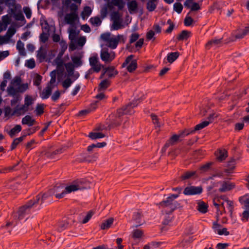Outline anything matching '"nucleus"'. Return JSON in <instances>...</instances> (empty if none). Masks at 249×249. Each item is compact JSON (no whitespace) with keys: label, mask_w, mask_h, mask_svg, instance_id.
<instances>
[{"label":"nucleus","mask_w":249,"mask_h":249,"mask_svg":"<svg viewBox=\"0 0 249 249\" xmlns=\"http://www.w3.org/2000/svg\"><path fill=\"white\" fill-rule=\"evenodd\" d=\"M21 79L19 76H16L12 79L7 89L8 95H14L16 92L22 93L28 89L27 83L21 84Z\"/></svg>","instance_id":"1"},{"label":"nucleus","mask_w":249,"mask_h":249,"mask_svg":"<svg viewBox=\"0 0 249 249\" xmlns=\"http://www.w3.org/2000/svg\"><path fill=\"white\" fill-rule=\"evenodd\" d=\"M35 99L32 96L26 95L24 98V103L21 106L17 105L13 110V114H16L17 116L24 115L26 112L30 110V107L34 104Z\"/></svg>","instance_id":"2"},{"label":"nucleus","mask_w":249,"mask_h":249,"mask_svg":"<svg viewBox=\"0 0 249 249\" xmlns=\"http://www.w3.org/2000/svg\"><path fill=\"white\" fill-rule=\"evenodd\" d=\"M35 99L32 96L26 95L24 98V103L21 106L17 105L13 110V114H16L17 116L24 115L26 112L30 110V107L34 104Z\"/></svg>","instance_id":"3"},{"label":"nucleus","mask_w":249,"mask_h":249,"mask_svg":"<svg viewBox=\"0 0 249 249\" xmlns=\"http://www.w3.org/2000/svg\"><path fill=\"white\" fill-rule=\"evenodd\" d=\"M102 39L107 43L108 47L112 49L116 48L120 40L124 42L125 39L123 35H118L116 36L111 37L110 33H104L101 35Z\"/></svg>","instance_id":"4"},{"label":"nucleus","mask_w":249,"mask_h":249,"mask_svg":"<svg viewBox=\"0 0 249 249\" xmlns=\"http://www.w3.org/2000/svg\"><path fill=\"white\" fill-rule=\"evenodd\" d=\"M33 207H36L35 203L30 200L24 205L19 208L17 212L18 215L16 216L17 217L18 219L19 220L23 219L26 214L29 213L31 208Z\"/></svg>","instance_id":"5"},{"label":"nucleus","mask_w":249,"mask_h":249,"mask_svg":"<svg viewBox=\"0 0 249 249\" xmlns=\"http://www.w3.org/2000/svg\"><path fill=\"white\" fill-rule=\"evenodd\" d=\"M159 205L161 207L167 209L165 211L167 213H169L173 212L177 208L178 202L173 201L172 197H168L166 200L161 201Z\"/></svg>","instance_id":"6"},{"label":"nucleus","mask_w":249,"mask_h":249,"mask_svg":"<svg viewBox=\"0 0 249 249\" xmlns=\"http://www.w3.org/2000/svg\"><path fill=\"white\" fill-rule=\"evenodd\" d=\"M133 55H130L126 57L124 62L122 64V67L124 68L127 66V70L130 72L134 71L137 68V60L133 59Z\"/></svg>","instance_id":"7"},{"label":"nucleus","mask_w":249,"mask_h":249,"mask_svg":"<svg viewBox=\"0 0 249 249\" xmlns=\"http://www.w3.org/2000/svg\"><path fill=\"white\" fill-rule=\"evenodd\" d=\"M115 53L113 51L108 52V49L104 48L102 49L100 53L101 60L106 63H110L115 58Z\"/></svg>","instance_id":"8"},{"label":"nucleus","mask_w":249,"mask_h":249,"mask_svg":"<svg viewBox=\"0 0 249 249\" xmlns=\"http://www.w3.org/2000/svg\"><path fill=\"white\" fill-rule=\"evenodd\" d=\"M89 62L90 66L95 72H99L104 67V66L99 62L97 54L89 57Z\"/></svg>","instance_id":"9"},{"label":"nucleus","mask_w":249,"mask_h":249,"mask_svg":"<svg viewBox=\"0 0 249 249\" xmlns=\"http://www.w3.org/2000/svg\"><path fill=\"white\" fill-rule=\"evenodd\" d=\"M201 186H190L185 188L183 194L186 196L199 195L202 192Z\"/></svg>","instance_id":"10"},{"label":"nucleus","mask_w":249,"mask_h":249,"mask_svg":"<svg viewBox=\"0 0 249 249\" xmlns=\"http://www.w3.org/2000/svg\"><path fill=\"white\" fill-rule=\"evenodd\" d=\"M50 194L55 196L57 198H61L65 195V190L62 185L55 186L50 190Z\"/></svg>","instance_id":"11"},{"label":"nucleus","mask_w":249,"mask_h":249,"mask_svg":"<svg viewBox=\"0 0 249 249\" xmlns=\"http://www.w3.org/2000/svg\"><path fill=\"white\" fill-rule=\"evenodd\" d=\"M193 131H190L189 129H185L184 130L179 132L178 134H175L169 140V142L171 144H174L176 142L179 140V139L183 138L184 137L192 134Z\"/></svg>","instance_id":"12"},{"label":"nucleus","mask_w":249,"mask_h":249,"mask_svg":"<svg viewBox=\"0 0 249 249\" xmlns=\"http://www.w3.org/2000/svg\"><path fill=\"white\" fill-rule=\"evenodd\" d=\"M249 34V25L246 26L243 29H240L237 31V33L234 36H232L230 38L229 41H234L236 39L243 38L245 36Z\"/></svg>","instance_id":"13"},{"label":"nucleus","mask_w":249,"mask_h":249,"mask_svg":"<svg viewBox=\"0 0 249 249\" xmlns=\"http://www.w3.org/2000/svg\"><path fill=\"white\" fill-rule=\"evenodd\" d=\"M117 114L118 117L116 118V120L115 121H112L111 124L109 125L110 128L119 126L121 123L120 117L123 115L127 114L128 111L125 112L124 109L123 107L122 108L117 110Z\"/></svg>","instance_id":"14"},{"label":"nucleus","mask_w":249,"mask_h":249,"mask_svg":"<svg viewBox=\"0 0 249 249\" xmlns=\"http://www.w3.org/2000/svg\"><path fill=\"white\" fill-rule=\"evenodd\" d=\"M235 187V184L234 183L229 181H224L221 182V187L218 191L221 193H224L231 191Z\"/></svg>","instance_id":"15"},{"label":"nucleus","mask_w":249,"mask_h":249,"mask_svg":"<svg viewBox=\"0 0 249 249\" xmlns=\"http://www.w3.org/2000/svg\"><path fill=\"white\" fill-rule=\"evenodd\" d=\"M214 116V114H211L208 117L209 121H205L202 122V123L196 125L194 129H189L190 131H193L192 132V133H193L195 131L201 130L203 128L205 127L206 126H208L210 123L212 122Z\"/></svg>","instance_id":"16"},{"label":"nucleus","mask_w":249,"mask_h":249,"mask_svg":"<svg viewBox=\"0 0 249 249\" xmlns=\"http://www.w3.org/2000/svg\"><path fill=\"white\" fill-rule=\"evenodd\" d=\"M50 195H51L50 194V191L48 193H44L42 195L38 194L35 198L31 200L35 203V206L36 207L37 204L41 205Z\"/></svg>","instance_id":"17"},{"label":"nucleus","mask_w":249,"mask_h":249,"mask_svg":"<svg viewBox=\"0 0 249 249\" xmlns=\"http://www.w3.org/2000/svg\"><path fill=\"white\" fill-rule=\"evenodd\" d=\"M83 188L80 182H74L71 184L67 186L65 188V192L66 194H69L72 192H74Z\"/></svg>","instance_id":"18"},{"label":"nucleus","mask_w":249,"mask_h":249,"mask_svg":"<svg viewBox=\"0 0 249 249\" xmlns=\"http://www.w3.org/2000/svg\"><path fill=\"white\" fill-rule=\"evenodd\" d=\"M221 44L222 39H212L206 44L205 47L207 49L209 50L212 48H218L220 47Z\"/></svg>","instance_id":"19"},{"label":"nucleus","mask_w":249,"mask_h":249,"mask_svg":"<svg viewBox=\"0 0 249 249\" xmlns=\"http://www.w3.org/2000/svg\"><path fill=\"white\" fill-rule=\"evenodd\" d=\"M78 18V17L77 13L71 12L66 15L65 21L68 24L73 25Z\"/></svg>","instance_id":"20"},{"label":"nucleus","mask_w":249,"mask_h":249,"mask_svg":"<svg viewBox=\"0 0 249 249\" xmlns=\"http://www.w3.org/2000/svg\"><path fill=\"white\" fill-rule=\"evenodd\" d=\"M142 215L141 212L138 211L134 213L133 220L136 223V225L135 226L136 227H138L143 223L144 221L142 220Z\"/></svg>","instance_id":"21"},{"label":"nucleus","mask_w":249,"mask_h":249,"mask_svg":"<svg viewBox=\"0 0 249 249\" xmlns=\"http://www.w3.org/2000/svg\"><path fill=\"white\" fill-rule=\"evenodd\" d=\"M47 52L43 47H40L37 51L36 57L40 62L44 61L47 57Z\"/></svg>","instance_id":"22"},{"label":"nucleus","mask_w":249,"mask_h":249,"mask_svg":"<svg viewBox=\"0 0 249 249\" xmlns=\"http://www.w3.org/2000/svg\"><path fill=\"white\" fill-rule=\"evenodd\" d=\"M128 10L130 14L136 12L138 5L136 0H132L127 2Z\"/></svg>","instance_id":"23"},{"label":"nucleus","mask_w":249,"mask_h":249,"mask_svg":"<svg viewBox=\"0 0 249 249\" xmlns=\"http://www.w3.org/2000/svg\"><path fill=\"white\" fill-rule=\"evenodd\" d=\"M35 123V120L33 119L32 117L30 115H26L21 120V123L22 124H26L29 126H33Z\"/></svg>","instance_id":"24"},{"label":"nucleus","mask_w":249,"mask_h":249,"mask_svg":"<svg viewBox=\"0 0 249 249\" xmlns=\"http://www.w3.org/2000/svg\"><path fill=\"white\" fill-rule=\"evenodd\" d=\"M139 102V101H133L126 106H124L125 112L128 111L127 114H131L133 112V108L137 106Z\"/></svg>","instance_id":"25"},{"label":"nucleus","mask_w":249,"mask_h":249,"mask_svg":"<svg viewBox=\"0 0 249 249\" xmlns=\"http://www.w3.org/2000/svg\"><path fill=\"white\" fill-rule=\"evenodd\" d=\"M216 157L218 161H222L228 157V152L225 149H219L216 153Z\"/></svg>","instance_id":"26"},{"label":"nucleus","mask_w":249,"mask_h":249,"mask_svg":"<svg viewBox=\"0 0 249 249\" xmlns=\"http://www.w3.org/2000/svg\"><path fill=\"white\" fill-rule=\"evenodd\" d=\"M158 0H148L146 3V9L149 12L154 11L158 5Z\"/></svg>","instance_id":"27"},{"label":"nucleus","mask_w":249,"mask_h":249,"mask_svg":"<svg viewBox=\"0 0 249 249\" xmlns=\"http://www.w3.org/2000/svg\"><path fill=\"white\" fill-rule=\"evenodd\" d=\"M240 203L244 205L246 209L249 210V194H246L239 198Z\"/></svg>","instance_id":"28"},{"label":"nucleus","mask_w":249,"mask_h":249,"mask_svg":"<svg viewBox=\"0 0 249 249\" xmlns=\"http://www.w3.org/2000/svg\"><path fill=\"white\" fill-rule=\"evenodd\" d=\"M52 88L50 86H47L45 89H44L42 92L40 94V97L42 99H48L50 95L52 93Z\"/></svg>","instance_id":"29"},{"label":"nucleus","mask_w":249,"mask_h":249,"mask_svg":"<svg viewBox=\"0 0 249 249\" xmlns=\"http://www.w3.org/2000/svg\"><path fill=\"white\" fill-rule=\"evenodd\" d=\"M105 69L108 78L114 77L118 74V71L115 70L114 67H108L105 68Z\"/></svg>","instance_id":"30"},{"label":"nucleus","mask_w":249,"mask_h":249,"mask_svg":"<svg viewBox=\"0 0 249 249\" xmlns=\"http://www.w3.org/2000/svg\"><path fill=\"white\" fill-rule=\"evenodd\" d=\"M71 59L72 62L73 63V65L75 67H79L82 65V61L81 60L82 56L80 55L79 56H72L71 57Z\"/></svg>","instance_id":"31"},{"label":"nucleus","mask_w":249,"mask_h":249,"mask_svg":"<svg viewBox=\"0 0 249 249\" xmlns=\"http://www.w3.org/2000/svg\"><path fill=\"white\" fill-rule=\"evenodd\" d=\"M113 221L114 219L113 218H109L105 220L100 226L101 229L102 230L108 229L111 227Z\"/></svg>","instance_id":"32"},{"label":"nucleus","mask_w":249,"mask_h":249,"mask_svg":"<svg viewBox=\"0 0 249 249\" xmlns=\"http://www.w3.org/2000/svg\"><path fill=\"white\" fill-rule=\"evenodd\" d=\"M22 129L21 126L19 124L16 125L13 128H12L9 132L8 134L10 137L13 138L17 134L21 131Z\"/></svg>","instance_id":"33"},{"label":"nucleus","mask_w":249,"mask_h":249,"mask_svg":"<svg viewBox=\"0 0 249 249\" xmlns=\"http://www.w3.org/2000/svg\"><path fill=\"white\" fill-rule=\"evenodd\" d=\"M16 48L20 55L22 56H25L26 55L24 45L21 40H19L17 41Z\"/></svg>","instance_id":"34"},{"label":"nucleus","mask_w":249,"mask_h":249,"mask_svg":"<svg viewBox=\"0 0 249 249\" xmlns=\"http://www.w3.org/2000/svg\"><path fill=\"white\" fill-rule=\"evenodd\" d=\"M110 85V81L107 79L102 80L98 86V90L100 91L106 90Z\"/></svg>","instance_id":"35"},{"label":"nucleus","mask_w":249,"mask_h":249,"mask_svg":"<svg viewBox=\"0 0 249 249\" xmlns=\"http://www.w3.org/2000/svg\"><path fill=\"white\" fill-rule=\"evenodd\" d=\"M197 210L199 212L205 213L207 212L208 205L203 201L199 202L197 204Z\"/></svg>","instance_id":"36"},{"label":"nucleus","mask_w":249,"mask_h":249,"mask_svg":"<svg viewBox=\"0 0 249 249\" xmlns=\"http://www.w3.org/2000/svg\"><path fill=\"white\" fill-rule=\"evenodd\" d=\"M179 56V53L178 52L170 53L167 54V60L168 62L172 63Z\"/></svg>","instance_id":"37"},{"label":"nucleus","mask_w":249,"mask_h":249,"mask_svg":"<svg viewBox=\"0 0 249 249\" xmlns=\"http://www.w3.org/2000/svg\"><path fill=\"white\" fill-rule=\"evenodd\" d=\"M19 93V92H16L14 95H10L13 97V99L10 101V104L12 107L15 106L20 101L21 96Z\"/></svg>","instance_id":"38"},{"label":"nucleus","mask_w":249,"mask_h":249,"mask_svg":"<svg viewBox=\"0 0 249 249\" xmlns=\"http://www.w3.org/2000/svg\"><path fill=\"white\" fill-rule=\"evenodd\" d=\"M124 27L122 20L113 21L111 26V30H118Z\"/></svg>","instance_id":"39"},{"label":"nucleus","mask_w":249,"mask_h":249,"mask_svg":"<svg viewBox=\"0 0 249 249\" xmlns=\"http://www.w3.org/2000/svg\"><path fill=\"white\" fill-rule=\"evenodd\" d=\"M92 10L89 6H86L84 7L83 11L81 13V16L83 19L89 17L91 14Z\"/></svg>","instance_id":"40"},{"label":"nucleus","mask_w":249,"mask_h":249,"mask_svg":"<svg viewBox=\"0 0 249 249\" xmlns=\"http://www.w3.org/2000/svg\"><path fill=\"white\" fill-rule=\"evenodd\" d=\"M142 235V231L139 229L134 230L132 232V238L135 240L140 239Z\"/></svg>","instance_id":"41"},{"label":"nucleus","mask_w":249,"mask_h":249,"mask_svg":"<svg viewBox=\"0 0 249 249\" xmlns=\"http://www.w3.org/2000/svg\"><path fill=\"white\" fill-rule=\"evenodd\" d=\"M190 33H191L188 31L183 30L178 35L177 39L178 40L186 39L189 37Z\"/></svg>","instance_id":"42"},{"label":"nucleus","mask_w":249,"mask_h":249,"mask_svg":"<svg viewBox=\"0 0 249 249\" xmlns=\"http://www.w3.org/2000/svg\"><path fill=\"white\" fill-rule=\"evenodd\" d=\"M90 22L94 26L98 27L102 23V20L98 17H92L90 18Z\"/></svg>","instance_id":"43"},{"label":"nucleus","mask_w":249,"mask_h":249,"mask_svg":"<svg viewBox=\"0 0 249 249\" xmlns=\"http://www.w3.org/2000/svg\"><path fill=\"white\" fill-rule=\"evenodd\" d=\"M89 137L92 140L104 138L105 135L100 132H90Z\"/></svg>","instance_id":"44"},{"label":"nucleus","mask_w":249,"mask_h":249,"mask_svg":"<svg viewBox=\"0 0 249 249\" xmlns=\"http://www.w3.org/2000/svg\"><path fill=\"white\" fill-rule=\"evenodd\" d=\"M111 3L118 7L119 10H122L124 6L125 3L123 0H112Z\"/></svg>","instance_id":"45"},{"label":"nucleus","mask_w":249,"mask_h":249,"mask_svg":"<svg viewBox=\"0 0 249 249\" xmlns=\"http://www.w3.org/2000/svg\"><path fill=\"white\" fill-rule=\"evenodd\" d=\"M195 174L196 172L195 171H187L181 175V178L182 179V180L187 179L191 178Z\"/></svg>","instance_id":"46"},{"label":"nucleus","mask_w":249,"mask_h":249,"mask_svg":"<svg viewBox=\"0 0 249 249\" xmlns=\"http://www.w3.org/2000/svg\"><path fill=\"white\" fill-rule=\"evenodd\" d=\"M10 8V11L14 16L17 13L18 11L21 10V6L19 4H16L14 6H12Z\"/></svg>","instance_id":"47"},{"label":"nucleus","mask_w":249,"mask_h":249,"mask_svg":"<svg viewBox=\"0 0 249 249\" xmlns=\"http://www.w3.org/2000/svg\"><path fill=\"white\" fill-rule=\"evenodd\" d=\"M44 104H38L36 105V108L35 111L36 112V114L37 115H40L44 112Z\"/></svg>","instance_id":"48"},{"label":"nucleus","mask_w":249,"mask_h":249,"mask_svg":"<svg viewBox=\"0 0 249 249\" xmlns=\"http://www.w3.org/2000/svg\"><path fill=\"white\" fill-rule=\"evenodd\" d=\"M69 223L65 221H62L59 223L58 224V230L59 231H62L67 229L68 227Z\"/></svg>","instance_id":"49"},{"label":"nucleus","mask_w":249,"mask_h":249,"mask_svg":"<svg viewBox=\"0 0 249 249\" xmlns=\"http://www.w3.org/2000/svg\"><path fill=\"white\" fill-rule=\"evenodd\" d=\"M4 113L5 117L12 116L15 115L13 114V110L12 111L11 108L9 106H7L4 107Z\"/></svg>","instance_id":"50"},{"label":"nucleus","mask_w":249,"mask_h":249,"mask_svg":"<svg viewBox=\"0 0 249 249\" xmlns=\"http://www.w3.org/2000/svg\"><path fill=\"white\" fill-rule=\"evenodd\" d=\"M183 9V6L181 3L179 2H176L174 4V10L176 11L178 14L181 13Z\"/></svg>","instance_id":"51"},{"label":"nucleus","mask_w":249,"mask_h":249,"mask_svg":"<svg viewBox=\"0 0 249 249\" xmlns=\"http://www.w3.org/2000/svg\"><path fill=\"white\" fill-rule=\"evenodd\" d=\"M69 39L71 41L75 40L76 37V36H77V34H76L75 30L74 29H72V28L70 29L69 30Z\"/></svg>","instance_id":"52"},{"label":"nucleus","mask_w":249,"mask_h":249,"mask_svg":"<svg viewBox=\"0 0 249 249\" xmlns=\"http://www.w3.org/2000/svg\"><path fill=\"white\" fill-rule=\"evenodd\" d=\"M72 82L73 81L70 78H67L63 81L62 85L64 88L67 89L71 86Z\"/></svg>","instance_id":"53"},{"label":"nucleus","mask_w":249,"mask_h":249,"mask_svg":"<svg viewBox=\"0 0 249 249\" xmlns=\"http://www.w3.org/2000/svg\"><path fill=\"white\" fill-rule=\"evenodd\" d=\"M40 24L43 32H49L50 27L49 24L46 20H44L43 22H41Z\"/></svg>","instance_id":"54"},{"label":"nucleus","mask_w":249,"mask_h":249,"mask_svg":"<svg viewBox=\"0 0 249 249\" xmlns=\"http://www.w3.org/2000/svg\"><path fill=\"white\" fill-rule=\"evenodd\" d=\"M74 66L71 63H68L65 64V68L67 72L70 74H72L74 71Z\"/></svg>","instance_id":"55"},{"label":"nucleus","mask_w":249,"mask_h":249,"mask_svg":"<svg viewBox=\"0 0 249 249\" xmlns=\"http://www.w3.org/2000/svg\"><path fill=\"white\" fill-rule=\"evenodd\" d=\"M167 23L169 25V26L166 29L165 32L166 33H171L175 27V25L170 19L167 20Z\"/></svg>","instance_id":"56"},{"label":"nucleus","mask_w":249,"mask_h":249,"mask_svg":"<svg viewBox=\"0 0 249 249\" xmlns=\"http://www.w3.org/2000/svg\"><path fill=\"white\" fill-rule=\"evenodd\" d=\"M14 17L16 20L18 21H23L25 19L21 10L18 11L17 13L14 16Z\"/></svg>","instance_id":"57"},{"label":"nucleus","mask_w":249,"mask_h":249,"mask_svg":"<svg viewBox=\"0 0 249 249\" xmlns=\"http://www.w3.org/2000/svg\"><path fill=\"white\" fill-rule=\"evenodd\" d=\"M16 32V31L15 28H9L5 34V36L10 39L12 36L15 35Z\"/></svg>","instance_id":"58"},{"label":"nucleus","mask_w":249,"mask_h":249,"mask_svg":"<svg viewBox=\"0 0 249 249\" xmlns=\"http://www.w3.org/2000/svg\"><path fill=\"white\" fill-rule=\"evenodd\" d=\"M151 117L153 121V123L155 125V126L157 127H160V124L159 122V120H158V118L157 116L155 114H151Z\"/></svg>","instance_id":"59"},{"label":"nucleus","mask_w":249,"mask_h":249,"mask_svg":"<svg viewBox=\"0 0 249 249\" xmlns=\"http://www.w3.org/2000/svg\"><path fill=\"white\" fill-rule=\"evenodd\" d=\"M93 214V212H92V211L89 212L87 214V215L84 217V218L83 219V220H82V223L83 224H85V223H87L89 220V219L91 218Z\"/></svg>","instance_id":"60"},{"label":"nucleus","mask_w":249,"mask_h":249,"mask_svg":"<svg viewBox=\"0 0 249 249\" xmlns=\"http://www.w3.org/2000/svg\"><path fill=\"white\" fill-rule=\"evenodd\" d=\"M111 19L113 21L122 20L118 12H114L111 14Z\"/></svg>","instance_id":"61"},{"label":"nucleus","mask_w":249,"mask_h":249,"mask_svg":"<svg viewBox=\"0 0 249 249\" xmlns=\"http://www.w3.org/2000/svg\"><path fill=\"white\" fill-rule=\"evenodd\" d=\"M42 77L41 75L39 74H36V76L35 77L33 81L34 84L36 86H38L39 85H40L42 80Z\"/></svg>","instance_id":"62"},{"label":"nucleus","mask_w":249,"mask_h":249,"mask_svg":"<svg viewBox=\"0 0 249 249\" xmlns=\"http://www.w3.org/2000/svg\"><path fill=\"white\" fill-rule=\"evenodd\" d=\"M48 33L43 32L40 34L39 38L41 42L45 43L48 39Z\"/></svg>","instance_id":"63"},{"label":"nucleus","mask_w":249,"mask_h":249,"mask_svg":"<svg viewBox=\"0 0 249 249\" xmlns=\"http://www.w3.org/2000/svg\"><path fill=\"white\" fill-rule=\"evenodd\" d=\"M140 35L138 33H133L130 36L129 42L132 43L135 42L139 38Z\"/></svg>","instance_id":"64"}]
</instances>
